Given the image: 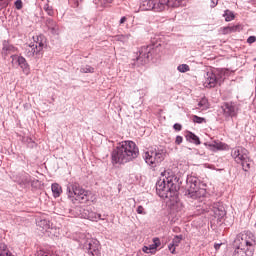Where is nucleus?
I'll use <instances>...</instances> for the list:
<instances>
[{
	"instance_id": "f257e3e1",
	"label": "nucleus",
	"mask_w": 256,
	"mask_h": 256,
	"mask_svg": "<svg viewBox=\"0 0 256 256\" xmlns=\"http://www.w3.org/2000/svg\"><path fill=\"white\" fill-rule=\"evenodd\" d=\"M163 177L156 182L157 195L170 205L179 203V187L181 185L179 177L171 170L165 171Z\"/></svg>"
},
{
	"instance_id": "f03ea898",
	"label": "nucleus",
	"mask_w": 256,
	"mask_h": 256,
	"mask_svg": "<svg viewBox=\"0 0 256 256\" xmlns=\"http://www.w3.org/2000/svg\"><path fill=\"white\" fill-rule=\"evenodd\" d=\"M139 157V147L131 140L122 141L111 152L112 165H125Z\"/></svg>"
},
{
	"instance_id": "7ed1b4c3",
	"label": "nucleus",
	"mask_w": 256,
	"mask_h": 256,
	"mask_svg": "<svg viewBox=\"0 0 256 256\" xmlns=\"http://www.w3.org/2000/svg\"><path fill=\"white\" fill-rule=\"evenodd\" d=\"M163 53V46L159 41H152V44L148 46H142L130 62L131 69H137V67H143L147 65L150 59H159Z\"/></svg>"
},
{
	"instance_id": "20e7f679",
	"label": "nucleus",
	"mask_w": 256,
	"mask_h": 256,
	"mask_svg": "<svg viewBox=\"0 0 256 256\" xmlns=\"http://www.w3.org/2000/svg\"><path fill=\"white\" fill-rule=\"evenodd\" d=\"M207 184L202 182L197 176H187L185 195L189 199H201L207 193Z\"/></svg>"
},
{
	"instance_id": "39448f33",
	"label": "nucleus",
	"mask_w": 256,
	"mask_h": 256,
	"mask_svg": "<svg viewBox=\"0 0 256 256\" xmlns=\"http://www.w3.org/2000/svg\"><path fill=\"white\" fill-rule=\"evenodd\" d=\"M67 195L72 203H87L89 201V191L85 190L79 183L68 184Z\"/></svg>"
},
{
	"instance_id": "423d86ee",
	"label": "nucleus",
	"mask_w": 256,
	"mask_h": 256,
	"mask_svg": "<svg viewBox=\"0 0 256 256\" xmlns=\"http://www.w3.org/2000/svg\"><path fill=\"white\" fill-rule=\"evenodd\" d=\"M231 157L237 165H241L243 171L247 172L251 169V158L249 157V150L243 146H236L231 149Z\"/></svg>"
},
{
	"instance_id": "0eeeda50",
	"label": "nucleus",
	"mask_w": 256,
	"mask_h": 256,
	"mask_svg": "<svg viewBox=\"0 0 256 256\" xmlns=\"http://www.w3.org/2000/svg\"><path fill=\"white\" fill-rule=\"evenodd\" d=\"M166 152L164 149L159 148H150L144 152L143 159L145 163L149 165L152 169L159 167L163 161H165Z\"/></svg>"
},
{
	"instance_id": "6e6552de",
	"label": "nucleus",
	"mask_w": 256,
	"mask_h": 256,
	"mask_svg": "<svg viewBox=\"0 0 256 256\" xmlns=\"http://www.w3.org/2000/svg\"><path fill=\"white\" fill-rule=\"evenodd\" d=\"M234 245L238 247H242V249H249V251H252V253L255 251V245H256V237L255 234H253L251 231H244L241 232L236 236V239L234 240Z\"/></svg>"
},
{
	"instance_id": "1a4fd4ad",
	"label": "nucleus",
	"mask_w": 256,
	"mask_h": 256,
	"mask_svg": "<svg viewBox=\"0 0 256 256\" xmlns=\"http://www.w3.org/2000/svg\"><path fill=\"white\" fill-rule=\"evenodd\" d=\"M224 74L219 69H211L204 75V87L207 89H213L217 85L223 83Z\"/></svg>"
},
{
	"instance_id": "9d476101",
	"label": "nucleus",
	"mask_w": 256,
	"mask_h": 256,
	"mask_svg": "<svg viewBox=\"0 0 256 256\" xmlns=\"http://www.w3.org/2000/svg\"><path fill=\"white\" fill-rule=\"evenodd\" d=\"M169 0H144L140 4L141 11H154V13H163L167 9Z\"/></svg>"
},
{
	"instance_id": "9b49d317",
	"label": "nucleus",
	"mask_w": 256,
	"mask_h": 256,
	"mask_svg": "<svg viewBox=\"0 0 256 256\" xmlns=\"http://www.w3.org/2000/svg\"><path fill=\"white\" fill-rule=\"evenodd\" d=\"M75 217H80V219H88L89 221H100L101 214H97L93 211L91 206H76L73 210Z\"/></svg>"
},
{
	"instance_id": "f8f14e48",
	"label": "nucleus",
	"mask_w": 256,
	"mask_h": 256,
	"mask_svg": "<svg viewBox=\"0 0 256 256\" xmlns=\"http://www.w3.org/2000/svg\"><path fill=\"white\" fill-rule=\"evenodd\" d=\"M221 109L224 119H235L241 111L239 103L233 101L224 102Z\"/></svg>"
},
{
	"instance_id": "ddd939ff",
	"label": "nucleus",
	"mask_w": 256,
	"mask_h": 256,
	"mask_svg": "<svg viewBox=\"0 0 256 256\" xmlns=\"http://www.w3.org/2000/svg\"><path fill=\"white\" fill-rule=\"evenodd\" d=\"M83 249L88 256H101V243L97 239L86 240Z\"/></svg>"
},
{
	"instance_id": "4468645a",
	"label": "nucleus",
	"mask_w": 256,
	"mask_h": 256,
	"mask_svg": "<svg viewBox=\"0 0 256 256\" xmlns=\"http://www.w3.org/2000/svg\"><path fill=\"white\" fill-rule=\"evenodd\" d=\"M12 181L17 183L20 187H27L31 183V175L27 172H20L12 176Z\"/></svg>"
},
{
	"instance_id": "2eb2a0df",
	"label": "nucleus",
	"mask_w": 256,
	"mask_h": 256,
	"mask_svg": "<svg viewBox=\"0 0 256 256\" xmlns=\"http://www.w3.org/2000/svg\"><path fill=\"white\" fill-rule=\"evenodd\" d=\"M211 211L215 219H217V221H220V222H222L223 218L227 215V212L225 211V207L220 202L213 203Z\"/></svg>"
},
{
	"instance_id": "dca6fc26",
	"label": "nucleus",
	"mask_w": 256,
	"mask_h": 256,
	"mask_svg": "<svg viewBox=\"0 0 256 256\" xmlns=\"http://www.w3.org/2000/svg\"><path fill=\"white\" fill-rule=\"evenodd\" d=\"M12 63H17V66L20 67L25 75H29L31 68H29V63L23 56L12 55Z\"/></svg>"
},
{
	"instance_id": "f3484780",
	"label": "nucleus",
	"mask_w": 256,
	"mask_h": 256,
	"mask_svg": "<svg viewBox=\"0 0 256 256\" xmlns=\"http://www.w3.org/2000/svg\"><path fill=\"white\" fill-rule=\"evenodd\" d=\"M25 55L29 58L41 59L43 57V50H41V46L37 47V45L30 44L25 49Z\"/></svg>"
},
{
	"instance_id": "a211bd4d",
	"label": "nucleus",
	"mask_w": 256,
	"mask_h": 256,
	"mask_svg": "<svg viewBox=\"0 0 256 256\" xmlns=\"http://www.w3.org/2000/svg\"><path fill=\"white\" fill-rule=\"evenodd\" d=\"M11 53H17V48H15V46L10 44L9 41L4 40L3 48H2V55H5V57H7V55H9Z\"/></svg>"
},
{
	"instance_id": "6ab92c4d",
	"label": "nucleus",
	"mask_w": 256,
	"mask_h": 256,
	"mask_svg": "<svg viewBox=\"0 0 256 256\" xmlns=\"http://www.w3.org/2000/svg\"><path fill=\"white\" fill-rule=\"evenodd\" d=\"M37 227L41 229V231H47L48 229H51V221L47 218L41 217L36 221Z\"/></svg>"
},
{
	"instance_id": "aec40b11",
	"label": "nucleus",
	"mask_w": 256,
	"mask_h": 256,
	"mask_svg": "<svg viewBox=\"0 0 256 256\" xmlns=\"http://www.w3.org/2000/svg\"><path fill=\"white\" fill-rule=\"evenodd\" d=\"M232 256H253V250L245 249L241 246H236Z\"/></svg>"
},
{
	"instance_id": "412c9836",
	"label": "nucleus",
	"mask_w": 256,
	"mask_h": 256,
	"mask_svg": "<svg viewBox=\"0 0 256 256\" xmlns=\"http://www.w3.org/2000/svg\"><path fill=\"white\" fill-rule=\"evenodd\" d=\"M34 43L32 45H37V47H41V51H43V48L47 45V38L43 34H40L38 36H33Z\"/></svg>"
},
{
	"instance_id": "4be33fe9",
	"label": "nucleus",
	"mask_w": 256,
	"mask_h": 256,
	"mask_svg": "<svg viewBox=\"0 0 256 256\" xmlns=\"http://www.w3.org/2000/svg\"><path fill=\"white\" fill-rule=\"evenodd\" d=\"M185 139L186 141H188V143H193L194 145H199L201 143V139H199V136L191 131L186 132Z\"/></svg>"
},
{
	"instance_id": "5701e85b",
	"label": "nucleus",
	"mask_w": 256,
	"mask_h": 256,
	"mask_svg": "<svg viewBox=\"0 0 256 256\" xmlns=\"http://www.w3.org/2000/svg\"><path fill=\"white\" fill-rule=\"evenodd\" d=\"M46 26L48 31H51L52 33H57V31H59V25H57V22L51 18L46 20Z\"/></svg>"
},
{
	"instance_id": "b1692460",
	"label": "nucleus",
	"mask_w": 256,
	"mask_h": 256,
	"mask_svg": "<svg viewBox=\"0 0 256 256\" xmlns=\"http://www.w3.org/2000/svg\"><path fill=\"white\" fill-rule=\"evenodd\" d=\"M36 256H57L51 248H40L36 252Z\"/></svg>"
},
{
	"instance_id": "393cba45",
	"label": "nucleus",
	"mask_w": 256,
	"mask_h": 256,
	"mask_svg": "<svg viewBox=\"0 0 256 256\" xmlns=\"http://www.w3.org/2000/svg\"><path fill=\"white\" fill-rule=\"evenodd\" d=\"M51 189H52L53 197H55V199H57L58 197H61V193H63V188L61 187V185L57 183H53L51 186Z\"/></svg>"
},
{
	"instance_id": "a878e982",
	"label": "nucleus",
	"mask_w": 256,
	"mask_h": 256,
	"mask_svg": "<svg viewBox=\"0 0 256 256\" xmlns=\"http://www.w3.org/2000/svg\"><path fill=\"white\" fill-rule=\"evenodd\" d=\"M226 31H230V33H241V31H243V24L228 26Z\"/></svg>"
},
{
	"instance_id": "bb28decb",
	"label": "nucleus",
	"mask_w": 256,
	"mask_h": 256,
	"mask_svg": "<svg viewBox=\"0 0 256 256\" xmlns=\"http://www.w3.org/2000/svg\"><path fill=\"white\" fill-rule=\"evenodd\" d=\"M197 109H201V111H207V109H209V100H207V98H202L199 102H198V107Z\"/></svg>"
},
{
	"instance_id": "cd10ccee",
	"label": "nucleus",
	"mask_w": 256,
	"mask_h": 256,
	"mask_svg": "<svg viewBox=\"0 0 256 256\" xmlns=\"http://www.w3.org/2000/svg\"><path fill=\"white\" fill-rule=\"evenodd\" d=\"M209 147H213L214 149H217L218 151H225V149H227V144H225L223 142L214 141V143L210 144Z\"/></svg>"
},
{
	"instance_id": "c85d7f7f",
	"label": "nucleus",
	"mask_w": 256,
	"mask_h": 256,
	"mask_svg": "<svg viewBox=\"0 0 256 256\" xmlns=\"http://www.w3.org/2000/svg\"><path fill=\"white\" fill-rule=\"evenodd\" d=\"M223 17L226 22L235 20V13L229 9L224 11Z\"/></svg>"
},
{
	"instance_id": "c756f323",
	"label": "nucleus",
	"mask_w": 256,
	"mask_h": 256,
	"mask_svg": "<svg viewBox=\"0 0 256 256\" xmlns=\"http://www.w3.org/2000/svg\"><path fill=\"white\" fill-rule=\"evenodd\" d=\"M183 5V0H168L167 9L169 7H181Z\"/></svg>"
},
{
	"instance_id": "7c9ffc66",
	"label": "nucleus",
	"mask_w": 256,
	"mask_h": 256,
	"mask_svg": "<svg viewBox=\"0 0 256 256\" xmlns=\"http://www.w3.org/2000/svg\"><path fill=\"white\" fill-rule=\"evenodd\" d=\"M0 256H13L7 249V245L5 243H0Z\"/></svg>"
},
{
	"instance_id": "2f4dec72",
	"label": "nucleus",
	"mask_w": 256,
	"mask_h": 256,
	"mask_svg": "<svg viewBox=\"0 0 256 256\" xmlns=\"http://www.w3.org/2000/svg\"><path fill=\"white\" fill-rule=\"evenodd\" d=\"M80 73H95V68L90 65L81 66Z\"/></svg>"
},
{
	"instance_id": "473e14b6",
	"label": "nucleus",
	"mask_w": 256,
	"mask_h": 256,
	"mask_svg": "<svg viewBox=\"0 0 256 256\" xmlns=\"http://www.w3.org/2000/svg\"><path fill=\"white\" fill-rule=\"evenodd\" d=\"M181 241H183V235H176L172 239L171 244L176 246V247H179V245H181Z\"/></svg>"
},
{
	"instance_id": "72a5a7b5",
	"label": "nucleus",
	"mask_w": 256,
	"mask_h": 256,
	"mask_svg": "<svg viewBox=\"0 0 256 256\" xmlns=\"http://www.w3.org/2000/svg\"><path fill=\"white\" fill-rule=\"evenodd\" d=\"M177 71H179V73H187L188 71H191V68L187 64H180L177 67Z\"/></svg>"
},
{
	"instance_id": "f704fd0d",
	"label": "nucleus",
	"mask_w": 256,
	"mask_h": 256,
	"mask_svg": "<svg viewBox=\"0 0 256 256\" xmlns=\"http://www.w3.org/2000/svg\"><path fill=\"white\" fill-rule=\"evenodd\" d=\"M193 123H198V125H201V123H207V120H205L204 117H200L197 115L192 116Z\"/></svg>"
},
{
	"instance_id": "c9c22d12",
	"label": "nucleus",
	"mask_w": 256,
	"mask_h": 256,
	"mask_svg": "<svg viewBox=\"0 0 256 256\" xmlns=\"http://www.w3.org/2000/svg\"><path fill=\"white\" fill-rule=\"evenodd\" d=\"M130 35L127 34H118L115 36V40L116 41H120L121 43H125V41H127V39H129Z\"/></svg>"
},
{
	"instance_id": "e433bc0d",
	"label": "nucleus",
	"mask_w": 256,
	"mask_h": 256,
	"mask_svg": "<svg viewBox=\"0 0 256 256\" xmlns=\"http://www.w3.org/2000/svg\"><path fill=\"white\" fill-rule=\"evenodd\" d=\"M168 251H170V253H172V255H176L177 254V246H174L170 242V244H168Z\"/></svg>"
},
{
	"instance_id": "4c0bfd02",
	"label": "nucleus",
	"mask_w": 256,
	"mask_h": 256,
	"mask_svg": "<svg viewBox=\"0 0 256 256\" xmlns=\"http://www.w3.org/2000/svg\"><path fill=\"white\" fill-rule=\"evenodd\" d=\"M13 0H0V7L1 9H5L6 7H9V4Z\"/></svg>"
},
{
	"instance_id": "58836bf2",
	"label": "nucleus",
	"mask_w": 256,
	"mask_h": 256,
	"mask_svg": "<svg viewBox=\"0 0 256 256\" xmlns=\"http://www.w3.org/2000/svg\"><path fill=\"white\" fill-rule=\"evenodd\" d=\"M136 213H138V215H147V212L145 211V208L142 205H139L137 207Z\"/></svg>"
},
{
	"instance_id": "ea45409f",
	"label": "nucleus",
	"mask_w": 256,
	"mask_h": 256,
	"mask_svg": "<svg viewBox=\"0 0 256 256\" xmlns=\"http://www.w3.org/2000/svg\"><path fill=\"white\" fill-rule=\"evenodd\" d=\"M100 1V5H102V7H109L111 5V3H113V0H99Z\"/></svg>"
},
{
	"instance_id": "a19ab883",
	"label": "nucleus",
	"mask_w": 256,
	"mask_h": 256,
	"mask_svg": "<svg viewBox=\"0 0 256 256\" xmlns=\"http://www.w3.org/2000/svg\"><path fill=\"white\" fill-rule=\"evenodd\" d=\"M148 247H149V253L151 255H155L157 253V248L155 244H150Z\"/></svg>"
},
{
	"instance_id": "79ce46f5",
	"label": "nucleus",
	"mask_w": 256,
	"mask_h": 256,
	"mask_svg": "<svg viewBox=\"0 0 256 256\" xmlns=\"http://www.w3.org/2000/svg\"><path fill=\"white\" fill-rule=\"evenodd\" d=\"M46 13L50 16L53 17V15L55 14V12L53 11V8L49 7V6H45L44 7Z\"/></svg>"
},
{
	"instance_id": "37998d69",
	"label": "nucleus",
	"mask_w": 256,
	"mask_h": 256,
	"mask_svg": "<svg viewBox=\"0 0 256 256\" xmlns=\"http://www.w3.org/2000/svg\"><path fill=\"white\" fill-rule=\"evenodd\" d=\"M153 245L156 248L161 247V240L157 237L153 238Z\"/></svg>"
},
{
	"instance_id": "c03bdc74",
	"label": "nucleus",
	"mask_w": 256,
	"mask_h": 256,
	"mask_svg": "<svg viewBox=\"0 0 256 256\" xmlns=\"http://www.w3.org/2000/svg\"><path fill=\"white\" fill-rule=\"evenodd\" d=\"M15 8L18 9V10L23 9V2L21 0H17L15 2Z\"/></svg>"
},
{
	"instance_id": "a18cd8bd",
	"label": "nucleus",
	"mask_w": 256,
	"mask_h": 256,
	"mask_svg": "<svg viewBox=\"0 0 256 256\" xmlns=\"http://www.w3.org/2000/svg\"><path fill=\"white\" fill-rule=\"evenodd\" d=\"M71 7L74 9H77L79 7V1L78 0H70Z\"/></svg>"
},
{
	"instance_id": "49530a36",
	"label": "nucleus",
	"mask_w": 256,
	"mask_h": 256,
	"mask_svg": "<svg viewBox=\"0 0 256 256\" xmlns=\"http://www.w3.org/2000/svg\"><path fill=\"white\" fill-rule=\"evenodd\" d=\"M217 5H219V0H211V2H210L211 9H215V7H217Z\"/></svg>"
},
{
	"instance_id": "de8ad7c7",
	"label": "nucleus",
	"mask_w": 256,
	"mask_h": 256,
	"mask_svg": "<svg viewBox=\"0 0 256 256\" xmlns=\"http://www.w3.org/2000/svg\"><path fill=\"white\" fill-rule=\"evenodd\" d=\"M255 41H256V37H255V36H250V37H248V39H247V43H248L249 45H253V43H255Z\"/></svg>"
},
{
	"instance_id": "09e8293b",
	"label": "nucleus",
	"mask_w": 256,
	"mask_h": 256,
	"mask_svg": "<svg viewBox=\"0 0 256 256\" xmlns=\"http://www.w3.org/2000/svg\"><path fill=\"white\" fill-rule=\"evenodd\" d=\"M181 143H183V137L182 136H176L175 144L176 145H181Z\"/></svg>"
},
{
	"instance_id": "8fccbe9b",
	"label": "nucleus",
	"mask_w": 256,
	"mask_h": 256,
	"mask_svg": "<svg viewBox=\"0 0 256 256\" xmlns=\"http://www.w3.org/2000/svg\"><path fill=\"white\" fill-rule=\"evenodd\" d=\"M173 129H175V131H181V129H183V126H181V124L179 123H175L173 125Z\"/></svg>"
},
{
	"instance_id": "3c124183",
	"label": "nucleus",
	"mask_w": 256,
	"mask_h": 256,
	"mask_svg": "<svg viewBox=\"0 0 256 256\" xmlns=\"http://www.w3.org/2000/svg\"><path fill=\"white\" fill-rule=\"evenodd\" d=\"M223 245V243H215L214 244V249L216 250V251H219L220 249H221V246Z\"/></svg>"
},
{
	"instance_id": "603ef678",
	"label": "nucleus",
	"mask_w": 256,
	"mask_h": 256,
	"mask_svg": "<svg viewBox=\"0 0 256 256\" xmlns=\"http://www.w3.org/2000/svg\"><path fill=\"white\" fill-rule=\"evenodd\" d=\"M142 251H143V253H151V252H149V246H143Z\"/></svg>"
},
{
	"instance_id": "864d4df0",
	"label": "nucleus",
	"mask_w": 256,
	"mask_h": 256,
	"mask_svg": "<svg viewBox=\"0 0 256 256\" xmlns=\"http://www.w3.org/2000/svg\"><path fill=\"white\" fill-rule=\"evenodd\" d=\"M127 22V18L124 16V17H122L121 19H120V25H123L124 23H126Z\"/></svg>"
}]
</instances>
